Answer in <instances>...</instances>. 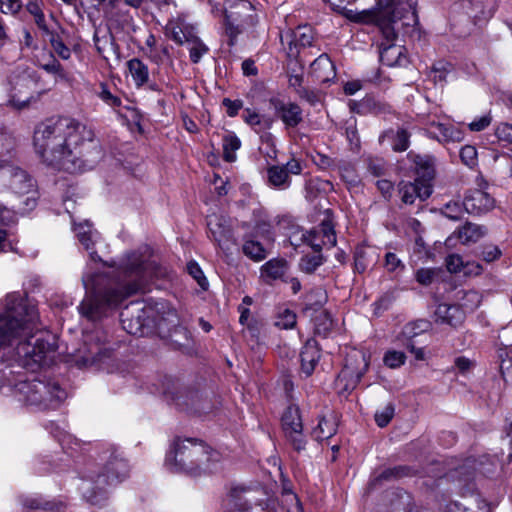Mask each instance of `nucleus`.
Returning <instances> with one entry per match:
<instances>
[{"label": "nucleus", "mask_w": 512, "mask_h": 512, "mask_svg": "<svg viewBox=\"0 0 512 512\" xmlns=\"http://www.w3.org/2000/svg\"><path fill=\"white\" fill-rule=\"evenodd\" d=\"M166 276V270L152 258L151 250L127 255L113 276L96 273L83 277L86 295L78 306L79 313L90 321L107 317L127 297L141 292L153 278Z\"/></svg>", "instance_id": "obj_1"}, {"label": "nucleus", "mask_w": 512, "mask_h": 512, "mask_svg": "<svg viewBox=\"0 0 512 512\" xmlns=\"http://www.w3.org/2000/svg\"><path fill=\"white\" fill-rule=\"evenodd\" d=\"M36 153L42 161L55 169L78 173L90 162L84 154L87 144L94 143V132L85 124L67 117L51 118L40 123L33 136Z\"/></svg>", "instance_id": "obj_2"}, {"label": "nucleus", "mask_w": 512, "mask_h": 512, "mask_svg": "<svg viewBox=\"0 0 512 512\" xmlns=\"http://www.w3.org/2000/svg\"><path fill=\"white\" fill-rule=\"evenodd\" d=\"M0 370L11 372L7 378L0 382V390L4 394L12 393L19 401L39 409H56L64 401L67 394L58 383L45 382L38 379L27 380L24 375L15 373L10 367L4 366Z\"/></svg>", "instance_id": "obj_3"}, {"label": "nucleus", "mask_w": 512, "mask_h": 512, "mask_svg": "<svg viewBox=\"0 0 512 512\" xmlns=\"http://www.w3.org/2000/svg\"><path fill=\"white\" fill-rule=\"evenodd\" d=\"M128 464L118 453L112 452L102 470L90 476L91 483L83 487L84 497L93 505H101L107 499L108 488L122 482L128 475Z\"/></svg>", "instance_id": "obj_4"}, {"label": "nucleus", "mask_w": 512, "mask_h": 512, "mask_svg": "<svg viewBox=\"0 0 512 512\" xmlns=\"http://www.w3.org/2000/svg\"><path fill=\"white\" fill-rule=\"evenodd\" d=\"M214 454L206 444L196 439L178 438L167 454L165 463L172 471L193 473L213 460Z\"/></svg>", "instance_id": "obj_5"}, {"label": "nucleus", "mask_w": 512, "mask_h": 512, "mask_svg": "<svg viewBox=\"0 0 512 512\" xmlns=\"http://www.w3.org/2000/svg\"><path fill=\"white\" fill-rule=\"evenodd\" d=\"M416 6L417 0H379L377 7L370 8L376 16L372 23L392 25L396 31L402 26L413 27L418 23Z\"/></svg>", "instance_id": "obj_6"}, {"label": "nucleus", "mask_w": 512, "mask_h": 512, "mask_svg": "<svg viewBox=\"0 0 512 512\" xmlns=\"http://www.w3.org/2000/svg\"><path fill=\"white\" fill-rule=\"evenodd\" d=\"M112 351L108 334L101 328H95L83 334L82 344L72 354V361L78 368H87L110 358Z\"/></svg>", "instance_id": "obj_7"}, {"label": "nucleus", "mask_w": 512, "mask_h": 512, "mask_svg": "<svg viewBox=\"0 0 512 512\" xmlns=\"http://www.w3.org/2000/svg\"><path fill=\"white\" fill-rule=\"evenodd\" d=\"M258 23L254 6L247 0H233L225 8V33L228 45L234 46L237 36L252 29Z\"/></svg>", "instance_id": "obj_8"}, {"label": "nucleus", "mask_w": 512, "mask_h": 512, "mask_svg": "<svg viewBox=\"0 0 512 512\" xmlns=\"http://www.w3.org/2000/svg\"><path fill=\"white\" fill-rule=\"evenodd\" d=\"M40 77L33 70H22L14 73L9 80L11 85L10 103L18 109L39 100L47 90L38 89Z\"/></svg>", "instance_id": "obj_9"}, {"label": "nucleus", "mask_w": 512, "mask_h": 512, "mask_svg": "<svg viewBox=\"0 0 512 512\" xmlns=\"http://www.w3.org/2000/svg\"><path fill=\"white\" fill-rule=\"evenodd\" d=\"M54 343L42 338H37L34 343L30 341L18 342L16 354L19 364L32 372L49 364L55 353Z\"/></svg>", "instance_id": "obj_10"}, {"label": "nucleus", "mask_w": 512, "mask_h": 512, "mask_svg": "<svg viewBox=\"0 0 512 512\" xmlns=\"http://www.w3.org/2000/svg\"><path fill=\"white\" fill-rule=\"evenodd\" d=\"M370 356L362 350H353L346 357L345 365L337 378V384L344 391L356 388L363 375L367 372Z\"/></svg>", "instance_id": "obj_11"}, {"label": "nucleus", "mask_w": 512, "mask_h": 512, "mask_svg": "<svg viewBox=\"0 0 512 512\" xmlns=\"http://www.w3.org/2000/svg\"><path fill=\"white\" fill-rule=\"evenodd\" d=\"M383 40L379 45L380 61L388 67H405L409 63L406 49L395 43L397 39L396 28L392 25L380 26Z\"/></svg>", "instance_id": "obj_12"}, {"label": "nucleus", "mask_w": 512, "mask_h": 512, "mask_svg": "<svg viewBox=\"0 0 512 512\" xmlns=\"http://www.w3.org/2000/svg\"><path fill=\"white\" fill-rule=\"evenodd\" d=\"M257 493V491L245 488L231 489L226 512H272L266 510V501L258 498Z\"/></svg>", "instance_id": "obj_13"}, {"label": "nucleus", "mask_w": 512, "mask_h": 512, "mask_svg": "<svg viewBox=\"0 0 512 512\" xmlns=\"http://www.w3.org/2000/svg\"><path fill=\"white\" fill-rule=\"evenodd\" d=\"M282 429L287 442L297 452L306 448V438L303 434V424L297 406H289L282 415Z\"/></svg>", "instance_id": "obj_14"}, {"label": "nucleus", "mask_w": 512, "mask_h": 512, "mask_svg": "<svg viewBox=\"0 0 512 512\" xmlns=\"http://www.w3.org/2000/svg\"><path fill=\"white\" fill-rule=\"evenodd\" d=\"M207 226L211 237L222 250H229L230 245L235 244L230 219L222 215L212 214L207 217Z\"/></svg>", "instance_id": "obj_15"}, {"label": "nucleus", "mask_w": 512, "mask_h": 512, "mask_svg": "<svg viewBox=\"0 0 512 512\" xmlns=\"http://www.w3.org/2000/svg\"><path fill=\"white\" fill-rule=\"evenodd\" d=\"M269 106L287 129L295 128L303 121V111L295 102L285 101L279 97H271Z\"/></svg>", "instance_id": "obj_16"}, {"label": "nucleus", "mask_w": 512, "mask_h": 512, "mask_svg": "<svg viewBox=\"0 0 512 512\" xmlns=\"http://www.w3.org/2000/svg\"><path fill=\"white\" fill-rule=\"evenodd\" d=\"M302 171L301 163L295 159H290L284 165H272L267 168V179L269 185L278 189H287L290 187V175H299Z\"/></svg>", "instance_id": "obj_17"}, {"label": "nucleus", "mask_w": 512, "mask_h": 512, "mask_svg": "<svg viewBox=\"0 0 512 512\" xmlns=\"http://www.w3.org/2000/svg\"><path fill=\"white\" fill-rule=\"evenodd\" d=\"M306 236L307 245L317 253H320L323 247H334L337 242L334 226L329 219L323 220L318 228L308 231Z\"/></svg>", "instance_id": "obj_18"}, {"label": "nucleus", "mask_w": 512, "mask_h": 512, "mask_svg": "<svg viewBox=\"0 0 512 512\" xmlns=\"http://www.w3.org/2000/svg\"><path fill=\"white\" fill-rule=\"evenodd\" d=\"M136 315L133 312L130 313L129 309L126 308L125 311L121 312L120 319L123 326V329L127 331V333L136 336H143L145 334V329L149 327L150 322V313H152L151 308H141L136 309Z\"/></svg>", "instance_id": "obj_19"}, {"label": "nucleus", "mask_w": 512, "mask_h": 512, "mask_svg": "<svg viewBox=\"0 0 512 512\" xmlns=\"http://www.w3.org/2000/svg\"><path fill=\"white\" fill-rule=\"evenodd\" d=\"M426 133L440 143L461 142L464 139V132L458 127L434 120L427 123Z\"/></svg>", "instance_id": "obj_20"}, {"label": "nucleus", "mask_w": 512, "mask_h": 512, "mask_svg": "<svg viewBox=\"0 0 512 512\" xmlns=\"http://www.w3.org/2000/svg\"><path fill=\"white\" fill-rule=\"evenodd\" d=\"M494 199L486 192L478 189L469 191L463 200L465 211L472 215H481L494 208Z\"/></svg>", "instance_id": "obj_21"}, {"label": "nucleus", "mask_w": 512, "mask_h": 512, "mask_svg": "<svg viewBox=\"0 0 512 512\" xmlns=\"http://www.w3.org/2000/svg\"><path fill=\"white\" fill-rule=\"evenodd\" d=\"M401 200L405 204H413L417 198L424 201L432 194V184L415 179L414 182L402 181L399 183Z\"/></svg>", "instance_id": "obj_22"}, {"label": "nucleus", "mask_w": 512, "mask_h": 512, "mask_svg": "<svg viewBox=\"0 0 512 512\" xmlns=\"http://www.w3.org/2000/svg\"><path fill=\"white\" fill-rule=\"evenodd\" d=\"M9 188L16 194H27L34 187L33 179L28 173L18 166L11 164L5 174Z\"/></svg>", "instance_id": "obj_23"}, {"label": "nucleus", "mask_w": 512, "mask_h": 512, "mask_svg": "<svg viewBox=\"0 0 512 512\" xmlns=\"http://www.w3.org/2000/svg\"><path fill=\"white\" fill-rule=\"evenodd\" d=\"M407 157L414 164L416 179L432 184L435 177V159L430 155H420L414 152H409Z\"/></svg>", "instance_id": "obj_24"}, {"label": "nucleus", "mask_w": 512, "mask_h": 512, "mask_svg": "<svg viewBox=\"0 0 512 512\" xmlns=\"http://www.w3.org/2000/svg\"><path fill=\"white\" fill-rule=\"evenodd\" d=\"M329 3L334 11L343 14L347 19L355 23L369 24L375 19V12L369 8H363L361 11L346 9L344 0H324Z\"/></svg>", "instance_id": "obj_25"}, {"label": "nucleus", "mask_w": 512, "mask_h": 512, "mask_svg": "<svg viewBox=\"0 0 512 512\" xmlns=\"http://www.w3.org/2000/svg\"><path fill=\"white\" fill-rule=\"evenodd\" d=\"M74 231L79 242L89 252L91 259L93 261L100 260V257L94 250V244L98 238V233L96 230L92 229L91 223L88 220H85L79 224H74Z\"/></svg>", "instance_id": "obj_26"}, {"label": "nucleus", "mask_w": 512, "mask_h": 512, "mask_svg": "<svg viewBox=\"0 0 512 512\" xmlns=\"http://www.w3.org/2000/svg\"><path fill=\"white\" fill-rule=\"evenodd\" d=\"M465 319L464 311L458 305L439 304L435 310V321L441 324H448L451 327H458Z\"/></svg>", "instance_id": "obj_27"}, {"label": "nucleus", "mask_w": 512, "mask_h": 512, "mask_svg": "<svg viewBox=\"0 0 512 512\" xmlns=\"http://www.w3.org/2000/svg\"><path fill=\"white\" fill-rule=\"evenodd\" d=\"M320 357V349L316 340H307L300 353L301 371L306 377L312 375Z\"/></svg>", "instance_id": "obj_28"}, {"label": "nucleus", "mask_w": 512, "mask_h": 512, "mask_svg": "<svg viewBox=\"0 0 512 512\" xmlns=\"http://www.w3.org/2000/svg\"><path fill=\"white\" fill-rule=\"evenodd\" d=\"M165 34L179 45L186 44L194 35L193 28L189 27L181 19L169 20L165 26Z\"/></svg>", "instance_id": "obj_29"}, {"label": "nucleus", "mask_w": 512, "mask_h": 512, "mask_svg": "<svg viewBox=\"0 0 512 512\" xmlns=\"http://www.w3.org/2000/svg\"><path fill=\"white\" fill-rule=\"evenodd\" d=\"M314 40V34L310 27L300 26L297 27L291 34L289 42V55L295 56L299 51L298 47H309L312 45Z\"/></svg>", "instance_id": "obj_30"}, {"label": "nucleus", "mask_w": 512, "mask_h": 512, "mask_svg": "<svg viewBox=\"0 0 512 512\" xmlns=\"http://www.w3.org/2000/svg\"><path fill=\"white\" fill-rule=\"evenodd\" d=\"M287 262L284 259H271L261 267V275L268 282L284 276Z\"/></svg>", "instance_id": "obj_31"}, {"label": "nucleus", "mask_w": 512, "mask_h": 512, "mask_svg": "<svg viewBox=\"0 0 512 512\" xmlns=\"http://www.w3.org/2000/svg\"><path fill=\"white\" fill-rule=\"evenodd\" d=\"M242 117L245 123L250 125L256 132L270 129L274 123L271 117L262 116L250 108L244 110Z\"/></svg>", "instance_id": "obj_32"}, {"label": "nucleus", "mask_w": 512, "mask_h": 512, "mask_svg": "<svg viewBox=\"0 0 512 512\" xmlns=\"http://www.w3.org/2000/svg\"><path fill=\"white\" fill-rule=\"evenodd\" d=\"M128 70L137 87L143 86L148 83L149 69L140 59L133 58L127 62Z\"/></svg>", "instance_id": "obj_33"}, {"label": "nucleus", "mask_w": 512, "mask_h": 512, "mask_svg": "<svg viewBox=\"0 0 512 512\" xmlns=\"http://www.w3.org/2000/svg\"><path fill=\"white\" fill-rule=\"evenodd\" d=\"M486 233V228L481 225L466 223L458 232V238L464 244L477 242Z\"/></svg>", "instance_id": "obj_34"}, {"label": "nucleus", "mask_w": 512, "mask_h": 512, "mask_svg": "<svg viewBox=\"0 0 512 512\" xmlns=\"http://www.w3.org/2000/svg\"><path fill=\"white\" fill-rule=\"evenodd\" d=\"M41 0H28L26 3V10L33 16L35 24L44 33H49V28L46 23L45 15L42 10Z\"/></svg>", "instance_id": "obj_35"}, {"label": "nucleus", "mask_w": 512, "mask_h": 512, "mask_svg": "<svg viewBox=\"0 0 512 512\" xmlns=\"http://www.w3.org/2000/svg\"><path fill=\"white\" fill-rule=\"evenodd\" d=\"M360 110L362 113H372L381 115L391 112V106L385 102L376 100L373 97H366L360 102Z\"/></svg>", "instance_id": "obj_36"}, {"label": "nucleus", "mask_w": 512, "mask_h": 512, "mask_svg": "<svg viewBox=\"0 0 512 512\" xmlns=\"http://www.w3.org/2000/svg\"><path fill=\"white\" fill-rule=\"evenodd\" d=\"M242 251L245 256L255 262L262 261L267 257V251L263 245L254 240H245L242 246Z\"/></svg>", "instance_id": "obj_37"}, {"label": "nucleus", "mask_w": 512, "mask_h": 512, "mask_svg": "<svg viewBox=\"0 0 512 512\" xmlns=\"http://www.w3.org/2000/svg\"><path fill=\"white\" fill-rule=\"evenodd\" d=\"M223 156L228 162L235 160V151L241 146L240 139L234 133H227L223 136Z\"/></svg>", "instance_id": "obj_38"}, {"label": "nucleus", "mask_w": 512, "mask_h": 512, "mask_svg": "<svg viewBox=\"0 0 512 512\" xmlns=\"http://www.w3.org/2000/svg\"><path fill=\"white\" fill-rule=\"evenodd\" d=\"M392 134V148L396 152L406 151L410 145V133L404 128H398L394 133L392 130L386 132V136Z\"/></svg>", "instance_id": "obj_39"}, {"label": "nucleus", "mask_w": 512, "mask_h": 512, "mask_svg": "<svg viewBox=\"0 0 512 512\" xmlns=\"http://www.w3.org/2000/svg\"><path fill=\"white\" fill-rule=\"evenodd\" d=\"M336 433V426L333 422L324 418L319 420L317 427L312 431V436L317 441L331 438Z\"/></svg>", "instance_id": "obj_40"}, {"label": "nucleus", "mask_w": 512, "mask_h": 512, "mask_svg": "<svg viewBox=\"0 0 512 512\" xmlns=\"http://www.w3.org/2000/svg\"><path fill=\"white\" fill-rule=\"evenodd\" d=\"M430 322L424 319H419L414 322L407 323L403 328V335L411 341L416 336L427 332L430 329Z\"/></svg>", "instance_id": "obj_41"}, {"label": "nucleus", "mask_w": 512, "mask_h": 512, "mask_svg": "<svg viewBox=\"0 0 512 512\" xmlns=\"http://www.w3.org/2000/svg\"><path fill=\"white\" fill-rule=\"evenodd\" d=\"M334 327V321L331 315L323 311L315 318V333L322 337H327Z\"/></svg>", "instance_id": "obj_42"}, {"label": "nucleus", "mask_w": 512, "mask_h": 512, "mask_svg": "<svg viewBox=\"0 0 512 512\" xmlns=\"http://www.w3.org/2000/svg\"><path fill=\"white\" fill-rule=\"evenodd\" d=\"M49 36V42L54 52L63 60H68L71 57V50L67 47L61 37L53 31L49 30V33L46 34Z\"/></svg>", "instance_id": "obj_43"}, {"label": "nucleus", "mask_w": 512, "mask_h": 512, "mask_svg": "<svg viewBox=\"0 0 512 512\" xmlns=\"http://www.w3.org/2000/svg\"><path fill=\"white\" fill-rule=\"evenodd\" d=\"M329 70L333 72V64L326 54L320 55L311 64V70L316 75L317 79L324 82L329 79V74L323 76L319 73L320 70Z\"/></svg>", "instance_id": "obj_44"}, {"label": "nucleus", "mask_w": 512, "mask_h": 512, "mask_svg": "<svg viewBox=\"0 0 512 512\" xmlns=\"http://www.w3.org/2000/svg\"><path fill=\"white\" fill-rule=\"evenodd\" d=\"M189 45L190 59L198 63L202 56L208 52V47L194 34L186 43Z\"/></svg>", "instance_id": "obj_45"}, {"label": "nucleus", "mask_w": 512, "mask_h": 512, "mask_svg": "<svg viewBox=\"0 0 512 512\" xmlns=\"http://www.w3.org/2000/svg\"><path fill=\"white\" fill-rule=\"evenodd\" d=\"M324 262L323 256L320 253L315 255H305L300 259L299 268L301 271L311 274L316 271Z\"/></svg>", "instance_id": "obj_46"}, {"label": "nucleus", "mask_w": 512, "mask_h": 512, "mask_svg": "<svg viewBox=\"0 0 512 512\" xmlns=\"http://www.w3.org/2000/svg\"><path fill=\"white\" fill-rule=\"evenodd\" d=\"M477 460L475 458H468L463 466L455 471L458 475L459 482H468L474 477L475 471L478 469L476 467Z\"/></svg>", "instance_id": "obj_47"}, {"label": "nucleus", "mask_w": 512, "mask_h": 512, "mask_svg": "<svg viewBox=\"0 0 512 512\" xmlns=\"http://www.w3.org/2000/svg\"><path fill=\"white\" fill-rule=\"evenodd\" d=\"M41 67L46 72L53 74L57 80H61V81L69 80V73L63 68V66L55 58H52L51 61H49L46 64H43Z\"/></svg>", "instance_id": "obj_48"}, {"label": "nucleus", "mask_w": 512, "mask_h": 512, "mask_svg": "<svg viewBox=\"0 0 512 512\" xmlns=\"http://www.w3.org/2000/svg\"><path fill=\"white\" fill-rule=\"evenodd\" d=\"M296 324V314L289 310L284 309L279 313L275 325L281 329H291Z\"/></svg>", "instance_id": "obj_49"}, {"label": "nucleus", "mask_w": 512, "mask_h": 512, "mask_svg": "<svg viewBox=\"0 0 512 512\" xmlns=\"http://www.w3.org/2000/svg\"><path fill=\"white\" fill-rule=\"evenodd\" d=\"M460 159L469 168H473L477 165V150L474 146L465 145L460 150Z\"/></svg>", "instance_id": "obj_50"}, {"label": "nucleus", "mask_w": 512, "mask_h": 512, "mask_svg": "<svg viewBox=\"0 0 512 512\" xmlns=\"http://www.w3.org/2000/svg\"><path fill=\"white\" fill-rule=\"evenodd\" d=\"M395 407L392 403H388L381 411L375 413V422L379 427H385L392 420Z\"/></svg>", "instance_id": "obj_51"}, {"label": "nucleus", "mask_w": 512, "mask_h": 512, "mask_svg": "<svg viewBox=\"0 0 512 512\" xmlns=\"http://www.w3.org/2000/svg\"><path fill=\"white\" fill-rule=\"evenodd\" d=\"M464 210L463 203L449 202L443 207L442 214L451 220H459L462 218Z\"/></svg>", "instance_id": "obj_52"}, {"label": "nucleus", "mask_w": 512, "mask_h": 512, "mask_svg": "<svg viewBox=\"0 0 512 512\" xmlns=\"http://www.w3.org/2000/svg\"><path fill=\"white\" fill-rule=\"evenodd\" d=\"M187 271L189 275L197 281L202 289H206L208 287V281L204 276L202 269L195 261H191L187 264Z\"/></svg>", "instance_id": "obj_53"}, {"label": "nucleus", "mask_w": 512, "mask_h": 512, "mask_svg": "<svg viewBox=\"0 0 512 512\" xmlns=\"http://www.w3.org/2000/svg\"><path fill=\"white\" fill-rule=\"evenodd\" d=\"M406 356L400 351H388L384 356V363L389 368H398L404 364Z\"/></svg>", "instance_id": "obj_54"}, {"label": "nucleus", "mask_w": 512, "mask_h": 512, "mask_svg": "<svg viewBox=\"0 0 512 512\" xmlns=\"http://www.w3.org/2000/svg\"><path fill=\"white\" fill-rule=\"evenodd\" d=\"M439 270L435 268H421L416 272V280L422 285H430L438 275Z\"/></svg>", "instance_id": "obj_55"}, {"label": "nucleus", "mask_w": 512, "mask_h": 512, "mask_svg": "<svg viewBox=\"0 0 512 512\" xmlns=\"http://www.w3.org/2000/svg\"><path fill=\"white\" fill-rule=\"evenodd\" d=\"M98 96L109 106L111 107H119L121 105V99L115 95H113L106 84L101 83L100 91L98 92Z\"/></svg>", "instance_id": "obj_56"}, {"label": "nucleus", "mask_w": 512, "mask_h": 512, "mask_svg": "<svg viewBox=\"0 0 512 512\" xmlns=\"http://www.w3.org/2000/svg\"><path fill=\"white\" fill-rule=\"evenodd\" d=\"M22 6L21 0H0V10L4 14L17 15Z\"/></svg>", "instance_id": "obj_57"}, {"label": "nucleus", "mask_w": 512, "mask_h": 512, "mask_svg": "<svg viewBox=\"0 0 512 512\" xmlns=\"http://www.w3.org/2000/svg\"><path fill=\"white\" fill-rule=\"evenodd\" d=\"M388 469L393 481L415 474V470L407 465H399Z\"/></svg>", "instance_id": "obj_58"}, {"label": "nucleus", "mask_w": 512, "mask_h": 512, "mask_svg": "<svg viewBox=\"0 0 512 512\" xmlns=\"http://www.w3.org/2000/svg\"><path fill=\"white\" fill-rule=\"evenodd\" d=\"M495 134L500 141L512 144V124L501 123L497 126Z\"/></svg>", "instance_id": "obj_59"}, {"label": "nucleus", "mask_w": 512, "mask_h": 512, "mask_svg": "<svg viewBox=\"0 0 512 512\" xmlns=\"http://www.w3.org/2000/svg\"><path fill=\"white\" fill-rule=\"evenodd\" d=\"M222 104L226 107V113L229 117H235L243 107L242 100H231L229 98H224Z\"/></svg>", "instance_id": "obj_60"}, {"label": "nucleus", "mask_w": 512, "mask_h": 512, "mask_svg": "<svg viewBox=\"0 0 512 512\" xmlns=\"http://www.w3.org/2000/svg\"><path fill=\"white\" fill-rule=\"evenodd\" d=\"M446 267L447 270L451 273H458L463 268V260L462 257L457 254L449 255L446 258Z\"/></svg>", "instance_id": "obj_61"}, {"label": "nucleus", "mask_w": 512, "mask_h": 512, "mask_svg": "<svg viewBox=\"0 0 512 512\" xmlns=\"http://www.w3.org/2000/svg\"><path fill=\"white\" fill-rule=\"evenodd\" d=\"M501 254V250L495 245H486L482 250V257L486 262L498 259Z\"/></svg>", "instance_id": "obj_62"}, {"label": "nucleus", "mask_w": 512, "mask_h": 512, "mask_svg": "<svg viewBox=\"0 0 512 512\" xmlns=\"http://www.w3.org/2000/svg\"><path fill=\"white\" fill-rule=\"evenodd\" d=\"M308 231L296 230L289 236V242L294 247H299L301 244H307Z\"/></svg>", "instance_id": "obj_63"}, {"label": "nucleus", "mask_w": 512, "mask_h": 512, "mask_svg": "<svg viewBox=\"0 0 512 512\" xmlns=\"http://www.w3.org/2000/svg\"><path fill=\"white\" fill-rule=\"evenodd\" d=\"M499 369L503 379L508 382L512 380V357L502 359L499 365Z\"/></svg>", "instance_id": "obj_64"}]
</instances>
